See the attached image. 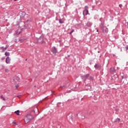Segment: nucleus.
Wrapping results in <instances>:
<instances>
[{
  "label": "nucleus",
  "instance_id": "28",
  "mask_svg": "<svg viewBox=\"0 0 128 128\" xmlns=\"http://www.w3.org/2000/svg\"><path fill=\"white\" fill-rule=\"evenodd\" d=\"M95 68H98V65H96Z\"/></svg>",
  "mask_w": 128,
  "mask_h": 128
},
{
  "label": "nucleus",
  "instance_id": "16",
  "mask_svg": "<svg viewBox=\"0 0 128 128\" xmlns=\"http://www.w3.org/2000/svg\"><path fill=\"white\" fill-rule=\"evenodd\" d=\"M5 55L6 56H10V52H5Z\"/></svg>",
  "mask_w": 128,
  "mask_h": 128
},
{
  "label": "nucleus",
  "instance_id": "27",
  "mask_svg": "<svg viewBox=\"0 0 128 128\" xmlns=\"http://www.w3.org/2000/svg\"><path fill=\"white\" fill-rule=\"evenodd\" d=\"M30 22V20H26V22Z\"/></svg>",
  "mask_w": 128,
  "mask_h": 128
},
{
  "label": "nucleus",
  "instance_id": "29",
  "mask_svg": "<svg viewBox=\"0 0 128 128\" xmlns=\"http://www.w3.org/2000/svg\"><path fill=\"white\" fill-rule=\"evenodd\" d=\"M14 0V2H16V0Z\"/></svg>",
  "mask_w": 128,
  "mask_h": 128
},
{
  "label": "nucleus",
  "instance_id": "23",
  "mask_svg": "<svg viewBox=\"0 0 128 128\" xmlns=\"http://www.w3.org/2000/svg\"><path fill=\"white\" fill-rule=\"evenodd\" d=\"M13 124H14V126H18V124H16V122H14Z\"/></svg>",
  "mask_w": 128,
  "mask_h": 128
},
{
  "label": "nucleus",
  "instance_id": "30",
  "mask_svg": "<svg viewBox=\"0 0 128 128\" xmlns=\"http://www.w3.org/2000/svg\"><path fill=\"white\" fill-rule=\"evenodd\" d=\"M26 60H28V59H26Z\"/></svg>",
  "mask_w": 128,
  "mask_h": 128
},
{
  "label": "nucleus",
  "instance_id": "9",
  "mask_svg": "<svg viewBox=\"0 0 128 128\" xmlns=\"http://www.w3.org/2000/svg\"><path fill=\"white\" fill-rule=\"evenodd\" d=\"M10 57H7L6 58V64H10Z\"/></svg>",
  "mask_w": 128,
  "mask_h": 128
},
{
  "label": "nucleus",
  "instance_id": "19",
  "mask_svg": "<svg viewBox=\"0 0 128 128\" xmlns=\"http://www.w3.org/2000/svg\"><path fill=\"white\" fill-rule=\"evenodd\" d=\"M8 46H6L5 48H4V51L6 50H8Z\"/></svg>",
  "mask_w": 128,
  "mask_h": 128
},
{
  "label": "nucleus",
  "instance_id": "24",
  "mask_svg": "<svg viewBox=\"0 0 128 128\" xmlns=\"http://www.w3.org/2000/svg\"><path fill=\"white\" fill-rule=\"evenodd\" d=\"M2 60H6V57L2 58Z\"/></svg>",
  "mask_w": 128,
  "mask_h": 128
},
{
  "label": "nucleus",
  "instance_id": "11",
  "mask_svg": "<svg viewBox=\"0 0 128 128\" xmlns=\"http://www.w3.org/2000/svg\"><path fill=\"white\" fill-rule=\"evenodd\" d=\"M14 114H17V116H20V110H18L16 111H15Z\"/></svg>",
  "mask_w": 128,
  "mask_h": 128
},
{
  "label": "nucleus",
  "instance_id": "3",
  "mask_svg": "<svg viewBox=\"0 0 128 128\" xmlns=\"http://www.w3.org/2000/svg\"><path fill=\"white\" fill-rule=\"evenodd\" d=\"M32 112H34H34H35L34 110H32L30 114H27V116H26L27 118H28V117H29L30 120H34V118H36V116H32Z\"/></svg>",
  "mask_w": 128,
  "mask_h": 128
},
{
  "label": "nucleus",
  "instance_id": "12",
  "mask_svg": "<svg viewBox=\"0 0 128 128\" xmlns=\"http://www.w3.org/2000/svg\"><path fill=\"white\" fill-rule=\"evenodd\" d=\"M114 70H114V68H110V71L111 72H114Z\"/></svg>",
  "mask_w": 128,
  "mask_h": 128
},
{
  "label": "nucleus",
  "instance_id": "10",
  "mask_svg": "<svg viewBox=\"0 0 128 128\" xmlns=\"http://www.w3.org/2000/svg\"><path fill=\"white\" fill-rule=\"evenodd\" d=\"M92 22H88L86 23V25L87 26H88L89 28L90 27V26H92Z\"/></svg>",
  "mask_w": 128,
  "mask_h": 128
},
{
  "label": "nucleus",
  "instance_id": "8",
  "mask_svg": "<svg viewBox=\"0 0 128 128\" xmlns=\"http://www.w3.org/2000/svg\"><path fill=\"white\" fill-rule=\"evenodd\" d=\"M30 120H32L30 118V117H28V118H26L24 120V122H25L26 124L28 122H30Z\"/></svg>",
  "mask_w": 128,
  "mask_h": 128
},
{
  "label": "nucleus",
  "instance_id": "15",
  "mask_svg": "<svg viewBox=\"0 0 128 128\" xmlns=\"http://www.w3.org/2000/svg\"><path fill=\"white\" fill-rule=\"evenodd\" d=\"M16 32L17 34H20V32H22V31H19V30H17L16 31Z\"/></svg>",
  "mask_w": 128,
  "mask_h": 128
},
{
  "label": "nucleus",
  "instance_id": "6",
  "mask_svg": "<svg viewBox=\"0 0 128 128\" xmlns=\"http://www.w3.org/2000/svg\"><path fill=\"white\" fill-rule=\"evenodd\" d=\"M26 40V38L24 36H22L20 38L19 42H24Z\"/></svg>",
  "mask_w": 128,
  "mask_h": 128
},
{
  "label": "nucleus",
  "instance_id": "4",
  "mask_svg": "<svg viewBox=\"0 0 128 128\" xmlns=\"http://www.w3.org/2000/svg\"><path fill=\"white\" fill-rule=\"evenodd\" d=\"M37 42H38V44H44V36H40L37 40Z\"/></svg>",
  "mask_w": 128,
  "mask_h": 128
},
{
  "label": "nucleus",
  "instance_id": "21",
  "mask_svg": "<svg viewBox=\"0 0 128 128\" xmlns=\"http://www.w3.org/2000/svg\"><path fill=\"white\" fill-rule=\"evenodd\" d=\"M20 80V78H17V80L16 79H14V82H16V80Z\"/></svg>",
  "mask_w": 128,
  "mask_h": 128
},
{
  "label": "nucleus",
  "instance_id": "2",
  "mask_svg": "<svg viewBox=\"0 0 128 128\" xmlns=\"http://www.w3.org/2000/svg\"><path fill=\"white\" fill-rule=\"evenodd\" d=\"M88 78H89V80H94V77L92 76H90V74H86L82 76V80H83L84 82H86V80Z\"/></svg>",
  "mask_w": 128,
  "mask_h": 128
},
{
  "label": "nucleus",
  "instance_id": "14",
  "mask_svg": "<svg viewBox=\"0 0 128 128\" xmlns=\"http://www.w3.org/2000/svg\"><path fill=\"white\" fill-rule=\"evenodd\" d=\"M59 22H60V24H64V21H63L62 20V19H60V20H59Z\"/></svg>",
  "mask_w": 128,
  "mask_h": 128
},
{
  "label": "nucleus",
  "instance_id": "25",
  "mask_svg": "<svg viewBox=\"0 0 128 128\" xmlns=\"http://www.w3.org/2000/svg\"><path fill=\"white\" fill-rule=\"evenodd\" d=\"M15 86H16V88H18L20 86H18V85Z\"/></svg>",
  "mask_w": 128,
  "mask_h": 128
},
{
  "label": "nucleus",
  "instance_id": "22",
  "mask_svg": "<svg viewBox=\"0 0 128 128\" xmlns=\"http://www.w3.org/2000/svg\"><path fill=\"white\" fill-rule=\"evenodd\" d=\"M5 72H10V70H8V69H5Z\"/></svg>",
  "mask_w": 128,
  "mask_h": 128
},
{
  "label": "nucleus",
  "instance_id": "18",
  "mask_svg": "<svg viewBox=\"0 0 128 128\" xmlns=\"http://www.w3.org/2000/svg\"><path fill=\"white\" fill-rule=\"evenodd\" d=\"M1 98H2L3 100H6V98H4V97L2 95Z\"/></svg>",
  "mask_w": 128,
  "mask_h": 128
},
{
  "label": "nucleus",
  "instance_id": "31",
  "mask_svg": "<svg viewBox=\"0 0 128 128\" xmlns=\"http://www.w3.org/2000/svg\"><path fill=\"white\" fill-rule=\"evenodd\" d=\"M97 32H98V30H97Z\"/></svg>",
  "mask_w": 128,
  "mask_h": 128
},
{
  "label": "nucleus",
  "instance_id": "20",
  "mask_svg": "<svg viewBox=\"0 0 128 128\" xmlns=\"http://www.w3.org/2000/svg\"><path fill=\"white\" fill-rule=\"evenodd\" d=\"M1 48L2 50V52H4V46L1 47Z\"/></svg>",
  "mask_w": 128,
  "mask_h": 128
},
{
  "label": "nucleus",
  "instance_id": "26",
  "mask_svg": "<svg viewBox=\"0 0 128 128\" xmlns=\"http://www.w3.org/2000/svg\"><path fill=\"white\" fill-rule=\"evenodd\" d=\"M118 122H120V119L118 118Z\"/></svg>",
  "mask_w": 128,
  "mask_h": 128
},
{
  "label": "nucleus",
  "instance_id": "7",
  "mask_svg": "<svg viewBox=\"0 0 128 128\" xmlns=\"http://www.w3.org/2000/svg\"><path fill=\"white\" fill-rule=\"evenodd\" d=\"M52 52L54 54H56L58 52V50H56V48L55 47H53L52 49Z\"/></svg>",
  "mask_w": 128,
  "mask_h": 128
},
{
  "label": "nucleus",
  "instance_id": "5",
  "mask_svg": "<svg viewBox=\"0 0 128 128\" xmlns=\"http://www.w3.org/2000/svg\"><path fill=\"white\" fill-rule=\"evenodd\" d=\"M88 6H85V10L83 12L84 16H88Z\"/></svg>",
  "mask_w": 128,
  "mask_h": 128
},
{
  "label": "nucleus",
  "instance_id": "1",
  "mask_svg": "<svg viewBox=\"0 0 128 128\" xmlns=\"http://www.w3.org/2000/svg\"><path fill=\"white\" fill-rule=\"evenodd\" d=\"M104 23H102V24L100 25V28L102 30L103 34H108V28L106 26H104Z\"/></svg>",
  "mask_w": 128,
  "mask_h": 128
},
{
  "label": "nucleus",
  "instance_id": "17",
  "mask_svg": "<svg viewBox=\"0 0 128 128\" xmlns=\"http://www.w3.org/2000/svg\"><path fill=\"white\" fill-rule=\"evenodd\" d=\"M74 32V30H72V31L70 32V34H72V32Z\"/></svg>",
  "mask_w": 128,
  "mask_h": 128
},
{
  "label": "nucleus",
  "instance_id": "13",
  "mask_svg": "<svg viewBox=\"0 0 128 128\" xmlns=\"http://www.w3.org/2000/svg\"><path fill=\"white\" fill-rule=\"evenodd\" d=\"M36 110H37L38 114H35V116H38V114H40V111H38V109L36 108Z\"/></svg>",
  "mask_w": 128,
  "mask_h": 128
}]
</instances>
